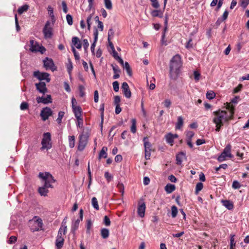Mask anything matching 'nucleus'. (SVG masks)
Here are the masks:
<instances>
[{
  "label": "nucleus",
  "instance_id": "603ef678",
  "mask_svg": "<svg viewBox=\"0 0 249 249\" xmlns=\"http://www.w3.org/2000/svg\"><path fill=\"white\" fill-rule=\"evenodd\" d=\"M151 2L152 6L156 9H158L160 7V4L158 0H150Z\"/></svg>",
  "mask_w": 249,
  "mask_h": 249
},
{
  "label": "nucleus",
  "instance_id": "393cba45",
  "mask_svg": "<svg viewBox=\"0 0 249 249\" xmlns=\"http://www.w3.org/2000/svg\"><path fill=\"white\" fill-rule=\"evenodd\" d=\"M72 42L74 48L75 47L78 49L81 48V44L78 37H73L72 39Z\"/></svg>",
  "mask_w": 249,
  "mask_h": 249
},
{
  "label": "nucleus",
  "instance_id": "e433bc0d",
  "mask_svg": "<svg viewBox=\"0 0 249 249\" xmlns=\"http://www.w3.org/2000/svg\"><path fill=\"white\" fill-rule=\"evenodd\" d=\"M29 5H27V4H25V5H24L21 6L20 7H19L18 9V13L19 14H22L24 12H26V11H27V10L29 9Z\"/></svg>",
  "mask_w": 249,
  "mask_h": 249
},
{
  "label": "nucleus",
  "instance_id": "680f3d73",
  "mask_svg": "<svg viewBox=\"0 0 249 249\" xmlns=\"http://www.w3.org/2000/svg\"><path fill=\"white\" fill-rule=\"evenodd\" d=\"M72 51L73 53L75 59L76 60H79L80 56L79 55L78 53L76 51L74 47H72Z\"/></svg>",
  "mask_w": 249,
  "mask_h": 249
},
{
  "label": "nucleus",
  "instance_id": "423d86ee",
  "mask_svg": "<svg viewBox=\"0 0 249 249\" xmlns=\"http://www.w3.org/2000/svg\"><path fill=\"white\" fill-rule=\"evenodd\" d=\"M30 50L32 52H39L43 54L46 51L45 48L43 46H40L36 41H35L34 40H30Z\"/></svg>",
  "mask_w": 249,
  "mask_h": 249
},
{
  "label": "nucleus",
  "instance_id": "c756f323",
  "mask_svg": "<svg viewBox=\"0 0 249 249\" xmlns=\"http://www.w3.org/2000/svg\"><path fill=\"white\" fill-rule=\"evenodd\" d=\"M123 67L126 70L127 74L129 76H132V72L129 63L127 62H125Z\"/></svg>",
  "mask_w": 249,
  "mask_h": 249
},
{
  "label": "nucleus",
  "instance_id": "0eeeda50",
  "mask_svg": "<svg viewBox=\"0 0 249 249\" xmlns=\"http://www.w3.org/2000/svg\"><path fill=\"white\" fill-rule=\"evenodd\" d=\"M143 142L144 147L145 158L146 160H148L151 156L152 145L148 141V138L146 137L143 138Z\"/></svg>",
  "mask_w": 249,
  "mask_h": 249
},
{
  "label": "nucleus",
  "instance_id": "7c9ffc66",
  "mask_svg": "<svg viewBox=\"0 0 249 249\" xmlns=\"http://www.w3.org/2000/svg\"><path fill=\"white\" fill-rule=\"evenodd\" d=\"M80 221V220L77 219L76 220H75V221H74V222L72 224L71 228V232L74 233L75 231L77 230Z\"/></svg>",
  "mask_w": 249,
  "mask_h": 249
},
{
  "label": "nucleus",
  "instance_id": "1a4fd4ad",
  "mask_svg": "<svg viewBox=\"0 0 249 249\" xmlns=\"http://www.w3.org/2000/svg\"><path fill=\"white\" fill-rule=\"evenodd\" d=\"M53 111L49 107H45L42 108L40 112V116L43 121H45L47 120L49 117L52 116Z\"/></svg>",
  "mask_w": 249,
  "mask_h": 249
},
{
  "label": "nucleus",
  "instance_id": "8fccbe9b",
  "mask_svg": "<svg viewBox=\"0 0 249 249\" xmlns=\"http://www.w3.org/2000/svg\"><path fill=\"white\" fill-rule=\"evenodd\" d=\"M113 32H108V41L109 43V46L110 48L111 49V50L115 49L113 43L110 41V36H111L113 35Z\"/></svg>",
  "mask_w": 249,
  "mask_h": 249
},
{
  "label": "nucleus",
  "instance_id": "79ce46f5",
  "mask_svg": "<svg viewBox=\"0 0 249 249\" xmlns=\"http://www.w3.org/2000/svg\"><path fill=\"white\" fill-rule=\"evenodd\" d=\"M92 17V14H90L87 18L86 24H87V29L88 30H90V25L92 24V21H91Z\"/></svg>",
  "mask_w": 249,
  "mask_h": 249
},
{
  "label": "nucleus",
  "instance_id": "2f4dec72",
  "mask_svg": "<svg viewBox=\"0 0 249 249\" xmlns=\"http://www.w3.org/2000/svg\"><path fill=\"white\" fill-rule=\"evenodd\" d=\"M35 224L36 225L37 227L36 228V231H38L40 228H41L42 226V220L40 218H37L36 219L33 220Z\"/></svg>",
  "mask_w": 249,
  "mask_h": 249
},
{
  "label": "nucleus",
  "instance_id": "4c0bfd02",
  "mask_svg": "<svg viewBox=\"0 0 249 249\" xmlns=\"http://www.w3.org/2000/svg\"><path fill=\"white\" fill-rule=\"evenodd\" d=\"M178 210L177 207L173 205L171 207V216L172 218H175L178 214Z\"/></svg>",
  "mask_w": 249,
  "mask_h": 249
},
{
  "label": "nucleus",
  "instance_id": "f03ea898",
  "mask_svg": "<svg viewBox=\"0 0 249 249\" xmlns=\"http://www.w3.org/2000/svg\"><path fill=\"white\" fill-rule=\"evenodd\" d=\"M181 67V57L179 54H176L170 60V77L171 78L174 79L177 78Z\"/></svg>",
  "mask_w": 249,
  "mask_h": 249
},
{
  "label": "nucleus",
  "instance_id": "f8f14e48",
  "mask_svg": "<svg viewBox=\"0 0 249 249\" xmlns=\"http://www.w3.org/2000/svg\"><path fill=\"white\" fill-rule=\"evenodd\" d=\"M37 103H43L44 104H48L52 102V99L51 95H47L44 97L38 96L36 98Z\"/></svg>",
  "mask_w": 249,
  "mask_h": 249
},
{
  "label": "nucleus",
  "instance_id": "c85d7f7f",
  "mask_svg": "<svg viewBox=\"0 0 249 249\" xmlns=\"http://www.w3.org/2000/svg\"><path fill=\"white\" fill-rule=\"evenodd\" d=\"M183 124V120L181 116L178 117V122L176 124V129H179L182 126Z\"/></svg>",
  "mask_w": 249,
  "mask_h": 249
},
{
  "label": "nucleus",
  "instance_id": "13d9d810",
  "mask_svg": "<svg viewBox=\"0 0 249 249\" xmlns=\"http://www.w3.org/2000/svg\"><path fill=\"white\" fill-rule=\"evenodd\" d=\"M241 185L239 182L237 180H234L232 182V187L235 189H239Z\"/></svg>",
  "mask_w": 249,
  "mask_h": 249
},
{
  "label": "nucleus",
  "instance_id": "cd10ccee",
  "mask_svg": "<svg viewBox=\"0 0 249 249\" xmlns=\"http://www.w3.org/2000/svg\"><path fill=\"white\" fill-rule=\"evenodd\" d=\"M100 110L101 111V122L100 124V126L101 127V130L102 131L103 127V122H104V104H102L100 105Z\"/></svg>",
  "mask_w": 249,
  "mask_h": 249
},
{
  "label": "nucleus",
  "instance_id": "2eb2a0df",
  "mask_svg": "<svg viewBox=\"0 0 249 249\" xmlns=\"http://www.w3.org/2000/svg\"><path fill=\"white\" fill-rule=\"evenodd\" d=\"M64 242V238L63 236L57 234L56 239L55 240V246H56L57 249H61L63 245Z\"/></svg>",
  "mask_w": 249,
  "mask_h": 249
},
{
  "label": "nucleus",
  "instance_id": "6e6d98bb",
  "mask_svg": "<svg viewBox=\"0 0 249 249\" xmlns=\"http://www.w3.org/2000/svg\"><path fill=\"white\" fill-rule=\"evenodd\" d=\"M113 88L115 92H118L119 89V84L117 81H115L112 83Z\"/></svg>",
  "mask_w": 249,
  "mask_h": 249
},
{
  "label": "nucleus",
  "instance_id": "a211bd4d",
  "mask_svg": "<svg viewBox=\"0 0 249 249\" xmlns=\"http://www.w3.org/2000/svg\"><path fill=\"white\" fill-rule=\"evenodd\" d=\"M186 154L185 153L181 152L176 155V163L178 165H181L182 162V160L185 158Z\"/></svg>",
  "mask_w": 249,
  "mask_h": 249
},
{
  "label": "nucleus",
  "instance_id": "4be33fe9",
  "mask_svg": "<svg viewBox=\"0 0 249 249\" xmlns=\"http://www.w3.org/2000/svg\"><path fill=\"white\" fill-rule=\"evenodd\" d=\"M107 148L106 146H104L102 147V150L99 154V159H101V158H106L107 156Z\"/></svg>",
  "mask_w": 249,
  "mask_h": 249
},
{
  "label": "nucleus",
  "instance_id": "f704fd0d",
  "mask_svg": "<svg viewBox=\"0 0 249 249\" xmlns=\"http://www.w3.org/2000/svg\"><path fill=\"white\" fill-rule=\"evenodd\" d=\"M131 122H132V125H131V128H130L131 131L133 133H135L137 131V128H136L137 122H136V119H132L131 120Z\"/></svg>",
  "mask_w": 249,
  "mask_h": 249
},
{
  "label": "nucleus",
  "instance_id": "20e7f679",
  "mask_svg": "<svg viewBox=\"0 0 249 249\" xmlns=\"http://www.w3.org/2000/svg\"><path fill=\"white\" fill-rule=\"evenodd\" d=\"M89 133L87 131L84 130L82 133L79 137V142L78 150L82 151L85 148L88 141Z\"/></svg>",
  "mask_w": 249,
  "mask_h": 249
},
{
  "label": "nucleus",
  "instance_id": "5fc2aeb1",
  "mask_svg": "<svg viewBox=\"0 0 249 249\" xmlns=\"http://www.w3.org/2000/svg\"><path fill=\"white\" fill-rule=\"evenodd\" d=\"M29 107V105L27 102H23L21 103L20 106V108L22 110L27 109Z\"/></svg>",
  "mask_w": 249,
  "mask_h": 249
},
{
  "label": "nucleus",
  "instance_id": "49530a36",
  "mask_svg": "<svg viewBox=\"0 0 249 249\" xmlns=\"http://www.w3.org/2000/svg\"><path fill=\"white\" fill-rule=\"evenodd\" d=\"M77 120L76 125L79 128H82L83 126V119L81 116L76 117Z\"/></svg>",
  "mask_w": 249,
  "mask_h": 249
},
{
  "label": "nucleus",
  "instance_id": "7ed1b4c3",
  "mask_svg": "<svg viewBox=\"0 0 249 249\" xmlns=\"http://www.w3.org/2000/svg\"><path fill=\"white\" fill-rule=\"evenodd\" d=\"M214 117L213 122L214 124H223L230 120L227 111L219 109L213 112Z\"/></svg>",
  "mask_w": 249,
  "mask_h": 249
},
{
  "label": "nucleus",
  "instance_id": "4d7b16f0",
  "mask_svg": "<svg viewBox=\"0 0 249 249\" xmlns=\"http://www.w3.org/2000/svg\"><path fill=\"white\" fill-rule=\"evenodd\" d=\"M243 88V86L242 84H239L237 87L233 89V93H236L240 92L242 90Z\"/></svg>",
  "mask_w": 249,
  "mask_h": 249
},
{
  "label": "nucleus",
  "instance_id": "72a5a7b5",
  "mask_svg": "<svg viewBox=\"0 0 249 249\" xmlns=\"http://www.w3.org/2000/svg\"><path fill=\"white\" fill-rule=\"evenodd\" d=\"M67 230V226H61L58 231L57 234L61 235V236H64L66 233Z\"/></svg>",
  "mask_w": 249,
  "mask_h": 249
},
{
  "label": "nucleus",
  "instance_id": "ea45409f",
  "mask_svg": "<svg viewBox=\"0 0 249 249\" xmlns=\"http://www.w3.org/2000/svg\"><path fill=\"white\" fill-rule=\"evenodd\" d=\"M203 188V184L202 182H198L196 186L195 194L197 195Z\"/></svg>",
  "mask_w": 249,
  "mask_h": 249
},
{
  "label": "nucleus",
  "instance_id": "a878e982",
  "mask_svg": "<svg viewBox=\"0 0 249 249\" xmlns=\"http://www.w3.org/2000/svg\"><path fill=\"white\" fill-rule=\"evenodd\" d=\"M72 108L75 117L81 116V108L79 106H77Z\"/></svg>",
  "mask_w": 249,
  "mask_h": 249
},
{
  "label": "nucleus",
  "instance_id": "37998d69",
  "mask_svg": "<svg viewBox=\"0 0 249 249\" xmlns=\"http://www.w3.org/2000/svg\"><path fill=\"white\" fill-rule=\"evenodd\" d=\"M215 96V93L212 91L210 90L207 92L206 94V97L207 99L211 100L213 99Z\"/></svg>",
  "mask_w": 249,
  "mask_h": 249
},
{
  "label": "nucleus",
  "instance_id": "0e129e2a",
  "mask_svg": "<svg viewBox=\"0 0 249 249\" xmlns=\"http://www.w3.org/2000/svg\"><path fill=\"white\" fill-rule=\"evenodd\" d=\"M104 223L107 226H109L110 225V221L109 217L106 215L104 218Z\"/></svg>",
  "mask_w": 249,
  "mask_h": 249
},
{
  "label": "nucleus",
  "instance_id": "a19ab883",
  "mask_svg": "<svg viewBox=\"0 0 249 249\" xmlns=\"http://www.w3.org/2000/svg\"><path fill=\"white\" fill-rule=\"evenodd\" d=\"M229 13L227 11H225L224 13L223 14V15L221 18H219L217 22L216 23L219 24L220 22H222L226 19H227Z\"/></svg>",
  "mask_w": 249,
  "mask_h": 249
},
{
  "label": "nucleus",
  "instance_id": "bb28decb",
  "mask_svg": "<svg viewBox=\"0 0 249 249\" xmlns=\"http://www.w3.org/2000/svg\"><path fill=\"white\" fill-rule=\"evenodd\" d=\"M109 235V230L107 228H102L101 230V235L103 239H107Z\"/></svg>",
  "mask_w": 249,
  "mask_h": 249
},
{
  "label": "nucleus",
  "instance_id": "ddd939ff",
  "mask_svg": "<svg viewBox=\"0 0 249 249\" xmlns=\"http://www.w3.org/2000/svg\"><path fill=\"white\" fill-rule=\"evenodd\" d=\"M122 89L125 97L127 98H130L131 96V92L129 86L126 82H124L123 83Z\"/></svg>",
  "mask_w": 249,
  "mask_h": 249
},
{
  "label": "nucleus",
  "instance_id": "dca6fc26",
  "mask_svg": "<svg viewBox=\"0 0 249 249\" xmlns=\"http://www.w3.org/2000/svg\"><path fill=\"white\" fill-rule=\"evenodd\" d=\"M111 66L112 68L113 72L114 73V74L113 76V78L114 79H116L119 78L120 77L119 73L121 72V70H120L119 68L116 65L113 64H112L111 65Z\"/></svg>",
  "mask_w": 249,
  "mask_h": 249
},
{
  "label": "nucleus",
  "instance_id": "c03bdc74",
  "mask_svg": "<svg viewBox=\"0 0 249 249\" xmlns=\"http://www.w3.org/2000/svg\"><path fill=\"white\" fill-rule=\"evenodd\" d=\"M105 5L107 9L111 10L112 8V4L110 0H104Z\"/></svg>",
  "mask_w": 249,
  "mask_h": 249
},
{
  "label": "nucleus",
  "instance_id": "bf43d9fd",
  "mask_svg": "<svg viewBox=\"0 0 249 249\" xmlns=\"http://www.w3.org/2000/svg\"><path fill=\"white\" fill-rule=\"evenodd\" d=\"M84 87L82 85L79 86V96L81 97H83L85 95Z\"/></svg>",
  "mask_w": 249,
  "mask_h": 249
},
{
  "label": "nucleus",
  "instance_id": "09e8293b",
  "mask_svg": "<svg viewBox=\"0 0 249 249\" xmlns=\"http://www.w3.org/2000/svg\"><path fill=\"white\" fill-rule=\"evenodd\" d=\"M231 239H230V249H234V248L235 246V242L234 241V235H231Z\"/></svg>",
  "mask_w": 249,
  "mask_h": 249
},
{
  "label": "nucleus",
  "instance_id": "69168bd1",
  "mask_svg": "<svg viewBox=\"0 0 249 249\" xmlns=\"http://www.w3.org/2000/svg\"><path fill=\"white\" fill-rule=\"evenodd\" d=\"M226 157H227V156L223 154V153L222 152L221 155L217 158V160L219 162L223 161L225 160Z\"/></svg>",
  "mask_w": 249,
  "mask_h": 249
},
{
  "label": "nucleus",
  "instance_id": "6ab92c4d",
  "mask_svg": "<svg viewBox=\"0 0 249 249\" xmlns=\"http://www.w3.org/2000/svg\"><path fill=\"white\" fill-rule=\"evenodd\" d=\"M231 145L230 144H227L225 148L224 149L222 153L226 156H227V157L231 158L233 157L232 155L231 154Z\"/></svg>",
  "mask_w": 249,
  "mask_h": 249
},
{
  "label": "nucleus",
  "instance_id": "39448f33",
  "mask_svg": "<svg viewBox=\"0 0 249 249\" xmlns=\"http://www.w3.org/2000/svg\"><path fill=\"white\" fill-rule=\"evenodd\" d=\"M51 135L49 132L44 133L41 141V150H48L52 148Z\"/></svg>",
  "mask_w": 249,
  "mask_h": 249
},
{
  "label": "nucleus",
  "instance_id": "e2e57ef3",
  "mask_svg": "<svg viewBox=\"0 0 249 249\" xmlns=\"http://www.w3.org/2000/svg\"><path fill=\"white\" fill-rule=\"evenodd\" d=\"M249 4V0H241V6L246 8Z\"/></svg>",
  "mask_w": 249,
  "mask_h": 249
},
{
  "label": "nucleus",
  "instance_id": "473e14b6",
  "mask_svg": "<svg viewBox=\"0 0 249 249\" xmlns=\"http://www.w3.org/2000/svg\"><path fill=\"white\" fill-rule=\"evenodd\" d=\"M69 145L70 148H73L75 146V137L74 136H69Z\"/></svg>",
  "mask_w": 249,
  "mask_h": 249
},
{
  "label": "nucleus",
  "instance_id": "f257e3e1",
  "mask_svg": "<svg viewBox=\"0 0 249 249\" xmlns=\"http://www.w3.org/2000/svg\"><path fill=\"white\" fill-rule=\"evenodd\" d=\"M38 177L41 179L43 186L38 189V192L41 196H45L48 193V188H53L52 184L55 180L53 176L49 172H40Z\"/></svg>",
  "mask_w": 249,
  "mask_h": 249
},
{
  "label": "nucleus",
  "instance_id": "864d4df0",
  "mask_svg": "<svg viewBox=\"0 0 249 249\" xmlns=\"http://www.w3.org/2000/svg\"><path fill=\"white\" fill-rule=\"evenodd\" d=\"M186 140H192V138L194 137L195 133L192 131H186Z\"/></svg>",
  "mask_w": 249,
  "mask_h": 249
},
{
  "label": "nucleus",
  "instance_id": "f3484780",
  "mask_svg": "<svg viewBox=\"0 0 249 249\" xmlns=\"http://www.w3.org/2000/svg\"><path fill=\"white\" fill-rule=\"evenodd\" d=\"M221 203H222V205L229 210H232L233 208V204L230 200H222Z\"/></svg>",
  "mask_w": 249,
  "mask_h": 249
},
{
  "label": "nucleus",
  "instance_id": "6e6552de",
  "mask_svg": "<svg viewBox=\"0 0 249 249\" xmlns=\"http://www.w3.org/2000/svg\"><path fill=\"white\" fill-rule=\"evenodd\" d=\"M34 76L39 80H46L47 82H49L51 80L50 74L47 72L36 71L34 72Z\"/></svg>",
  "mask_w": 249,
  "mask_h": 249
},
{
  "label": "nucleus",
  "instance_id": "c9c22d12",
  "mask_svg": "<svg viewBox=\"0 0 249 249\" xmlns=\"http://www.w3.org/2000/svg\"><path fill=\"white\" fill-rule=\"evenodd\" d=\"M53 22L51 23L50 21H47L43 28V31H51L52 26L53 25Z\"/></svg>",
  "mask_w": 249,
  "mask_h": 249
},
{
  "label": "nucleus",
  "instance_id": "b1692460",
  "mask_svg": "<svg viewBox=\"0 0 249 249\" xmlns=\"http://www.w3.org/2000/svg\"><path fill=\"white\" fill-rule=\"evenodd\" d=\"M176 189L175 185L168 183L165 187V190L168 194L172 193Z\"/></svg>",
  "mask_w": 249,
  "mask_h": 249
},
{
  "label": "nucleus",
  "instance_id": "aec40b11",
  "mask_svg": "<svg viewBox=\"0 0 249 249\" xmlns=\"http://www.w3.org/2000/svg\"><path fill=\"white\" fill-rule=\"evenodd\" d=\"M92 226V223L91 220H87L85 226L86 229V234L87 236H89L90 235Z\"/></svg>",
  "mask_w": 249,
  "mask_h": 249
},
{
  "label": "nucleus",
  "instance_id": "338daca9",
  "mask_svg": "<svg viewBox=\"0 0 249 249\" xmlns=\"http://www.w3.org/2000/svg\"><path fill=\"white\" fill-rule=\"evenodd\" d=\"M194 79L196 81H198L200 77V73L197 71H194Z\"/></svg>",
  "mask_w": 249,
  "mask_h": 249
},
{
  "label": "nucleus",
  "instance_id": "774afa93",
  "mask_svg": "<svg viewBox=\"0 0 249 249\" xmlns=\"http://www.w3.org/2000/svg\"><path fill=\"white\" fill-rule=\"evenodd\" d=\"M121 101L120 97L119 96H115L114 97L113 103L115 106L120 105L119 103Z\"/></svg>",
  "mask_w": 249,
  "mask_h": 249
},
{
  "label": "nucleus",
  "instance_id": "9d476101",
  "mask_svg": "<svg viewBox=\"0 0 249 249\" xmlns=\"http://www.w3.org/2000/svg\"><path fill=\"white\" fill-rule=\"evenodd\" d=\"M145 204L142 199H141L138 202V214L141 217H143L145 212Z\"/></svg>",
  "mask_w": 249,
  "mask_h": 249
},
{
  "label": "nucleus",
  "instance_id": "412c9836",
  "mask_svg": "<svg viewBox=\"0 0 249 249\" xmlns=\"http://www.w3.org/2000/svg\"><path fill=\"white\" fill-rule=\"evenodd\" d=\"M165 138L167 143L170 144L171 145H173L174 140L173 139V136L172 133H169L165 135Z\"/></svg>",
  "mask_w": 249,
  "mask_h": 249
},
{
  "label": "nucleus",
  "instance_id": "a18cd8bd",
  "mask_svg": "<svg viewBox=\"0 0 249 249\" xmlns=\"http://www.w3.org/2000/svg\"><path fill=\"white\" fill-rule=\"evenodd\" d=\"M64 114H65V113L63 111H59L58 112V118L56 119V121L58 124H60L61 123L62 119L63 118V117H64Z\"/></svg>",
  "mask_w": 249,
  "mask_h": 249
},
{
  "label": "nucleus",
  "instance_id": "4468645a",
  "mask_svg": "<svg viewBox=\"0 0 249 249\" xmlns=\"http://www.w3.org/2000/svg\"><path fill=\"white\" fill-rule=\"evenodd\" d=\"M36 89L41 93L44 94L47 91V89L46 84L43 82H40L35 84Z\"/></svg>",
  "mask_w": 249,
  "mask_h": 249
},
{
  "label": "nucleus",
  "instance_id": "58836bf2",
  "mask_svg": "<svg viewBox=\"0 0 249 249\" xmlns=\"http://www.w3.org/2000/svg\"><path fill=\"white\" fill-rule=\"evenodd\" d=\"M166 32H163L161 36V44L162 45L166 46L168 43L167 38H166Z\"/></svg>",
  "mask_w": 249,
  "mask_h": 249
},
{
  "label": "nucleus",
  "instance_id": "9b49d317",
  "mask_svg": "<svg viewBox=\"0 0 249 249\" xmlns=\"http://www.w3.org/2000/svg\"><path fill=\"white\" fill-rule=\"evenodd\" d=\"M44 66L46 70H51L53 71L56 70V67L54 66V63L52 59L48 58H46L43 60Z\"/></svg>",
  "mask_w": 249,
  "mask_h": 249
},
{
  "label": "nucleus",
  "instance_id": "052dcab7",
  "mask_svg": "<svg viewBox=\"0 0 249 249\" xmlns=\"http://www.w3.org/2000/svg\"><path fill=\"white\" fill-rule=\"evenodd\" d=\"M163 104L165 107L170 108L171 106L172 103L170 99H166L164 100Z\"/></svg>",
  "mask_w": 249,
  "mask_h": 249
},
{
  "label": "nucleus",
  "instance_id": "5701e85b",
  "mask_svg": "<svg viewBox=\"0 0 249 249\" xmlns=\"http://www.w3.org/2000/svg\"><path fill=\"white\" fill-rule=\"evenodd\" d=\"M151 15L153 17L162 18L163 17V12L160 10H154L151 12Z\"/></svg>",
  "mask_w": 249,
  "mask_h": 249
},
{
  "label": "nucleus",
  "instance_id": "3c124183",
  "mask_svg": "<svg viewBox=\"0 0 249 249\" xmlns=\"http://www.w3.org/2000/svg\"><path fill=\"white\" fill-rule=\"evenodd\" d=\"M105 177L108 182H109L113 179V176L108 172L105 173Z\"/></svg>",
  "mask_w": 249,
  "mask_h": 249
},
{
  "label": "nucleus",
  "instance_id": "de8ad7c7",
  "mask_svg": "<svg viewBox=\"0 0 249 249\" xmlns=\"http://www.w3.org/2000/svg\"><path fill=\"white\" fill-rule=\"evenodd\" d=\"M48 11L49 16L51 17L53 22L54 21L53 8L51 6H48Z\"/></svg>",
  "mask_w": 249,
  "mask_h": 249
}]
</instances>
